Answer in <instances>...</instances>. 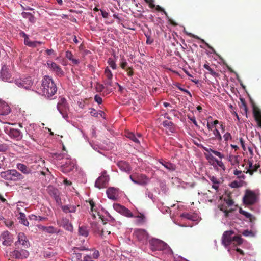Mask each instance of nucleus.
<instances>
[{
  "label": "nucleus",
  "mask_w": 261,
  "mask_h": 261,
  "mask_svg": "<svg viewBox=\"0 0 261 261\" xmlns=\"http://www.w3.org/2000/svg\"><path fill=\"white\" fill-rule=\"evenodd\" d=\"M40 89L42 95L48 98L55 95L57 91L56 84L48 76H45L42 79Z\"/></svg>",
  "instance_id": "nucleus-1"
},
{
  "label": "nucleus",
  "mask_w": 261,
  "mask_h": 261,
  "mask_svg": "<svg viewBox=\"0 0 261 261\" xmlns=\"http://www.w3.org/2000/svg\"><path fill=\"white\" fill-rule=\"evenodd\" d=\"M234 233L233 231H225L222 236V243L225 246L231 244L234 245H240L243 243V239L240 236H233Z\"/></svg>",
  "instance_id": "nucleus-2"
},
{
  "label": "nucleus",
  "mask_w": 261,
  "mask_h": 261,
  "mask_svg": "<svg viewBox=\"0 0 261 261\" xmlns=\"http://www.w3.org/2000/svg\"><path fill=\"white\" fill-rule=\"evenodd\" d=\"M73 250L74 253L76 254V256L79 259L81 257V254L79 252V251L84 250L89 251V252L84 257V261H94V259H97L99 256V252L94 248L89 250L84 246H81L80 247H74Z\"/></svg>",
  "instance_id": "nucleus-3"
},
{
  "label": "nucleus",
  "mask_w": 261,
  "mask_h": 261,
  "mask_svg": "<svg viewBox=\"0 0 261 261\" xmlns=\"http://www.w3.org/2000/svg\"><path fill=\"white\" fill-rule=\"evenodd\" d=\"M149 248L152 251H162L168 249L169 246L164 241L156 238L149 240Z\"/></svg>",
  "instance_id": "nucleus-4"
},
{
  "label": "nucleus",
  "mask_w": 261,
  "mask_h": 261,
  "mask_svg": "<svg viewBox=\"0 0 261 261\" xmlns=\"http://www.w3.org/2000/svg\"><path fill=\"white\" fill-rule=\"evenodd\" d=\"M257 197L253 191L246 190L243 197V202L246 205H253L257 202Z\"/></svg>",
  "instance_id": "nucleus-5"
},
{
  "label": "nucleus",
  "mask_w": 261,
  "mask_h": 261,
  "mask_svg": "<svg viewBox=\"0 0 261 261\" xmlns=\"http://www.w3.org/2000/svg\"><path fill=\"white\" fill-rule=\"evenodd\" d=\"M17 238L18 240L15 242L17 249L28 248L30 246V242L24 233H19Z\"/></svg>",
  "instance_id": "nucleus-6"
},
{
  "label": "nucleus",
  "mask_w": 261,
  "mask_h": 261,
  "mask_svg": "<svg viewBox=\"0 0 261 261\" xmlns=\"http://www.w3.org/2000/svg\"><path fill=\"white\" fill-rule=\"evenodd\" d=\"M133 234L135 238L142 244H146L149 237V235L147 231L142 229H135L134 231Z\"/></svg>",
  "instance_id": "nucleus-7"
},
{
  "label": "nucleus",
  "mask_w": 261,
  "mask_h": 261,
  "mask_svg": "<svg viewBox=\"0 0 261 261\" xmlns=\"http://www.w3.org/2000/svg\"><path fill=\"white\" fill-rule=\"evenodd\" d=\"M109 180V176L107 175V172L103 171L101 172V175L96 180L95 186L99 189L106 187Z\"/></svg>",
  "instance_id": "nucleus-8"
},
{
  "label": "nucleus",
  "mask_w": 261,
  "mask_h": 261,
  "mask_svg": "<svg viewBox=\"0 0 261 261\" xmlns=\"http://www.w3.org/2000/svg\"><path fill=\"white\" fill-rule=\"evenodd\" d=\"M15 84L19 87L23 88L25 89H30L33 84V82L31 77H27L16 80Z\"/></svg>",
  "instance_id": "nucleus-9"
},
{
  "label": "nucleus",
  "mask_w": 261,
  "mask_h": 261,
  "mask_svg": "<svg viewBox=\"0 0 261 261\" xmlns=\"http://www.w3.org/2000/svg\"><path fill=\"white\" fill-rule=\"evenodd\" d=\"M75 166V162L73 160L67 159L66 162L61 166V170L65 173H67L72 171Z\"/></svg>",
  "instance_id": "nucleus-10"
},
{
  "label": "nucleus",
  "mask_w": 261,
  "mask_h": 261,
  "mask_svg": "<svg viewBox=\"0 0 261 261\" xmlns=\"http://www.w3.org/2000/svg\"><path fill=\"white\" fill-rule=\"evenodd\" d=\"M29 255V252L24 249H16L12 252L13 257L18 259L27 258Z\"/></svg>",
  "instance_id": "nucleus-11"
},
{
  "label": "nucleus",
  "mask_w": 261,
  "mask_h": 261,
  "mask_svg": "<svg viewBox=\"0 0 261 261\" xmlns=\"http://www.w3.org/2000/svg\"><path fill=\"white\" fill-rule=\"evenodd\" d=\"M113 207L114 210L127 217L131 218L133 217V213L130 211L123 206L116 203L114 204Z\"/></svg>",
  "instance_id": "nucleus-12"
},
{
  "label": "nucleus",
  "mask_w": 261,
  "mask_h": 261,
  "mask_svg": "<svg viewBox=\"0 0 261 261\" xmlns=\"http://www.w3.org/2000/svg\"><path fill=\"white\" fill-rule=\"evenodd\" d=\"M0 76L3 81L6 82H10L11 79V74L10 72L8 66L4 65L2 66L0 72Z\"/></svg>",
  "instance_id": "nucleus-13"
},
{
  "label": "nucleus",
  "mask_w": 261,
  "mask_h": 261,
  "mask_svg": "<svg viewBox=\"0 0 261 261\" xmlns=\"http://www.w3.org/2000/svg\"><path fill=\"white\" fill-rule=\"evenodd\" d=\"M47 64L50 69L55 72L57 75L61 76L64 75V71L61 67L55 62H47Z\"/></svg>",
  "instance_id": "nucleus-14"
},
{
  "label": "nucleus",
  "mask_w": 261,
  "mask_h": 261,
  "mask_svg": "<svg viewBox=\"0 0 261 261\" xmlns=\"http://www.w3.org/2000/svg\"><path fill=\"white\" fill-rule=\"evenodd\" d=\"M104 75L106 77L103 81L105 85L107 86H112L113 75L108 66L106 67L105 69Z\"/></svg>",
  "instance_id": "nucleus-15"
},
{
  "label": "nucleus",
  "mask_w": 261,
  "mask_h": 261,
  "mask_svg": "<svg viewBox=\"0 0 261 261\" xmlns=\"http://www.w3.org/2000/svg\"><path fill=\"white\" fill-rule=\"evenodd\" d=\"M208 178L213 183L212 188L214 189L216 192L218 191L219 185L223 182V179L221 178H218L213 175L208 176Z\"/></svg>",
  "instance_id": "nucleus-16"
},
{
  "label": "nucleus",
  "mask_w": 261,
  "mask_h": 261,
  "mask_svg": "<svg viewBox=\"0 0 261 261\" xmlns=\"http://www.w3.org/2000/svg\"><path fill=\"white\" fill-rule=\"evenodd\" d=\"M10 180L16 181L21 180L24 178V176L18 172L16 170L11 169L10 171Z\"/></svg>",
  "instance_id": "nucleus-17"
},
{
  "label": "nucleus",
  "mask_w": 261,
  "mask_h": 261,
  "mask_svg": "<svg viewBox=\"0 0 261 261\" xmlns=\"http://www.w3.org/2000/svg\"><path fill=\"white\" fill-rule=\"evenodd\" d=\"M253 114L258 126L261 127V111L255 105L253 106Z\"/></svg>",
  "instance_id": "nucleus-18"
},
{
  "label": "nucleus",
  "mask_w": 261,
  "mask_h": 261,
  "mask_svg": "<svg viewBox=\"0 0 261 261\" xmlns=\"http://www.w3.org/2000/svg\"><path fill=\"white\" fill-rule=\"evenodd\" d=\"M1 238L3 241V244L6 246L10 245L12 242L10 237V233L8 231H4L1 236Z\"/></svg>",
  "instance_id": "nucleus-19"
},
{
  "label": "nucleus",
  "mask_w": 261,
  "mask_h": 261,
  "mask_svg": "<svg viewBox=\"0 0 261 261\" xmlns=\"http://www.w3.org/2000/svg\"><path fill=\"white\" fill-rule=\"evenodd\" d=\"M248 168L247 171H245L246 173H249L250 175H253L254 172L257 171V169L260 167V165L258 164H255L253 165V163L251 161H248ZM245 172V171H244Z\"/></svg>",
  "instance_id": "nucleus-20"
},
{
  "label": "nucleus",
  "mask_w": 261,
  "mask_h": 261,
  "mask_svg": "<svg viewBox=\"0 0 261 261\" xmlns=\"http://www.w3.org/2000/svg\"><path fill=\"white\" fill-rule=\"evenodd\" d=\"M9 135L11 138H13L17 141L20 140L22 138L21 132L17 129H11Z\"/></svg>",
  "instance_id": "nucleus-21"
},
{
  "label": "nucleus",
  "mask_w": 261,
  "mask_h": 261,
  "mask_svg": "<svg viewBox=\"0 0 261 261\" xmlns=\"http://www.w3.org/2000/svg\"><path fill=\"white\" fill-rule=\"evenodd\" d=\"M10 110L9 105L0 99V115H7L10 112Z\"/></svg>",
  "instance_id": "nucleus-22"
},
{
  "label": "nucleus",
  "mask_w": 261,
  "mask_h": 261,
  "mask_svg": "<svg viewBox=\"0 0 261 261\" xmlns=\"http://www.w3.org/2000/svg\"><path fill=\"white\" fill-rule=\"evenodd\" d=\"M57 109L59 112L64 116V112L66 109V100L65 98H61L58 102Z\"/></svg>",
  "instance_id": "nucleus-23"
},
{
  "label": "nucleus",
  "mask_w": 261,
  "mask_h": 261,
  "mask_svg": "<svg viewBox=\"0 0 261 261\" xmlns=\"http://www.w3.org/2000/svg\"><path fill=\"white\" fill-rule=\"evenodd\" d=\"M79 206V205H74L71 204H68L66 205H62L61 208L63 212L65 213H75L76 211L77 207Z\"/></svg>",
  "instance_id": "nucleus-24"
},
{
  "label": "nucleus",
  "mask_w": 261,
  "mask_h": 261,
  "mask_svg": "<svg viewBox=\"0 0 261 261\" xmlns=\"http://www.w3.org/2000/svg\"><path fill=\"white\" fill-rule=\"evenodd\" d=\"M60 225L62 226L66 230L72 231L73 229L72 225L69 222V220L66 218L62 219Z\"/></svg>",
  "instance_id": "nucleus-25"
},
{
  "label": "nucleus",
  "mask_w": 261,
  "mask_h": 261,
  "mask_svg": "<svg viewBox=\"0 0 261 261\" xmlns=\"http://www.w3.org/2000/svg\"><path fill=\"white\" fill-rule=\"evenodd\" d=\"M133 182L137 184L144 185L147 183L148 178L145 175L140 174L138 176L137 180H133Z\"/></svg>",
  "instance_id": "nucleus-26"
},
{
  "label": "nucleus",
  "mask_w": 261,
  "mask_h": 261,
  "mask_svg": "<svg viewBox=\"0 0 261 261\" xmlns=\"http://www.w3.org/2000/svg\"><path fill=\"white\" fill-rule=\"evenodd\" d=\"M120 170L125 172H129L130 170V167L128 163L125 161H120L117 164Z\"/></svg>",
  "instance_id": "nucleus-27"
},
{
  "label": "nucleus",
  "mask_w": 261,
  "mask_h": 261,
  "mask_svg": "<svg viewBox=\"0 0 261 261\" xmlns=\"http://www.w3.org/2000/svg\"><path fill=\"white\" fill-rule=\"evenodd\" d=\"M199 147L203 149L204 151H206L208 153H209L210 152H212L215 155L219 157L220 159L224 158V155L219 151L213 150L211 148H208L206 147H204L203 145H199Z\"/></svg>",
  "instance_id": "nucleus-28"
},
{
  "label": "nucleus",
  "mask_w": 261,
  "mask_h": 261,
  "mask_svg": "<svg viewBox=\"0 0 261 261\" xmlns=\"http://www.w3.org/2000/svg\"><path fill=\"white\" fill-rule=\"evenodd\" d=\"M163 125L168 130L167 132L174 133L175 132V127L174 124L170 121L165 120L163 122Z\"/></svg>",
  "instance_id": "nucleus-29"
},
{
  "label": "nucleus",
  "mask_w": 261,
  "mask_h": 261,
  "mask_svg": "<svg viewBox=\"0 0 261 261\" xmlns=\"http://www.w3.org/2000/svg\"><path fill=\"white\" fill-rule=\"evenodd\" d=\"M117 190L114 188H109L107 190V194L109 199L115 200L116 199Z\"/></svg>",
  "instance_id": "nucleus-30"
},
{
  "label": "nucleus",
  "mask_w": 261,
  "mask_h": 261,
  "mask_svg": "<svg viewBox=\"0 0 261 261\" xmlns=\"http://www.w3.org/2000/svg\"><path fill=\"white\" fill-rule=\"evenodd\" d=\"M17 168L23 173L28 174L31 173V169L23 164L18 163L16 165Z\"/></svg>",
  "instance_id": "nucleus-31"
},
{
  "label": "nucleus",
  "mask_w": 261,
  "mask_h": 261,
  "mask_svg": "<svg viewBox=\"0 0 261 261\" xmlns=\"http://www.w3.org/2000/svg\"><path fill=\"white\" fill-rule=\"evenodd\" d=\"M91 227L94 232L99 234L100 236H103L105 234L104 229L101 228L97 223L95 222L92 223Z\"/></svg>",
  "instance_id": "nucleus-32"
},
{
  "label": "nucleus",
  "mask_w": 261,
  "mask_h": 261,
  "mask_svg": "<svg viewBox=\"0 0 261 261\" xmlns=\"http://www.w3.org/2000/svg\"><path fill=\"white\" fill-rule=\"evenodd\" d=\"M79 234L80 236L87 237L88 236L89 232L86 226H81L79 227Z\"/></svg>",
  "instance_id": "nucleus-33"
},
{
  "label": "nucleus",
  "mask_w": 261,
  "mask_h": 261,
  "mask_svg": "<svg viewBox=\"0 0 261 261\" xmlns=\"http://www.w3.org/2000/svg\"><path fill=\"white\" fill-rule=\"evenodd\" d=\"M239 155H229L228 156L227 159L230 162L232 165H236L238 164L239 163Z\"/></svg>",
  "instance_id": "nucleus-34"
},
{
  "label": "nucleus",
  "mask_w": 261,
  "mask_h": 261,
  "mask_svg": "<svg viewBox=\"0 0 261 261\" xmlns=\"http://www.w3.org/2000/svg\"><path fill=\"white\" fill-rule=\"evenodd\" d=\"M160 163L169 171H174L176 169L175 165L171 163L166 161H162Z\"/></svg>",
  "instance_id": "nucleus-35"
},
{
  "label": "nucleus",
  "mask_w": 261,
  "mask_h": 261,
  "mask_svg": "<svg viewBox=\"0 0 261 261\" xmlns=\"http://www.w3.org/2000/svg\"><path fill=\"white\" fill-rule=\"evenodd\" d=\"M66 57L69 60L71 61L72 63L75 65L79 64L80 62L78 60L74 59L72 53L70 51L66 52Z\"/></svg>",
  "instance_id": "nucleus-36"
},
{
  "label": "nucleus",
  "mask_w": 261,
  "mask_h": 261,
  "mask_svg": "<svg viewBox=\"0 0 261 261\" xmlns=\"http://www.w3.org/2000/svg\"><path fill=\"white\" fill-rule=\"evenodd\" d=\"M18 219L20 220L19 222L25 226H28L29 223L26 219L25 215L24 213L20 212L19 213V217Z\"/></svg>",
  "instance_id": "nucleus-37"
},
{
  "label": "nucleus",
  "mask_w": 261,
  "mask_h": 261,
  "mask_svg": "<svg viewBox=\"0 0 261 261\" xmlns=\"http://www.w3.org/2000/svg\"><path fill=\"white\" fill-rule=\"evenodd\" d=\"M206 158L207 159H211L214 160L215 162H216L217 164L221 168H224L225 167L223 163L221 161L215 159L212 154H210L206 155Z\"/></svg>",
  "instance_id": "nucleus-38"
},
{
  "label": "nucleus",
  "mask_w": 261,
  "mask_h": 261,
  "mask_svg": "<svg viewBox=\"0 0 261 261\" xmlns=\"http://www.w3.org/2000/svg\"><path fill=\"white\" fill-rule=\"evenodd\" d=\"M53 196L54 197V198L56 200V202L59 205H61V204H62L61 199L59 195V192L56 189L53 191Z\"/></svg>",
  "instance_id": "nucleus-39"
},
{
  "label": "nucleus",
  "mask_w": 261,
  "mask_h": 261,
  "mask_svg": "<svg viewBox=\"0 0 261 261\" xmlns=\"http://www.w3.org/2000/svg\"><path fill=\"white\" fill-rule=\"evenodd\" d=\"M126 137L134 141L135 143L137 144L140 143V141L137 138V137L135 136V135L132 132H128L127 133Z\"/></svg>",
  "instance_id": "nucleus-40"
},
{
  "label": "nucleus",
  "mask_w": 261,
  "mask_h": 261,
  "mask_svg": "<svg viewBox=\"0 0 261 261\" xmlns=\"http://www.w3.org/2000/svg\"><path fill=\"white\" fill-rule=\"evenodd\" d=\"M189 35L190 36H192V37L195 38V39H199L201 41V42L204 44H205V45L209 48L211 50H212V51H214V48L211 46H210L207 43H206L204 40L202 39H201L197 35H194V34H192L191 33H189Z\"/></svg>",
  "instance_id": "nucleus-41"
},
{
  "label": "nucleus",
  "mask_w": 261,
  "mask_h": 261,
  "mask_svg": "<svg viewBox=\"0 0 261 261\" xmlns=\"http://www.w3.org/2000/svg\"><path fill=\"white\" fill-rule=\"evenodd\" d=\"M107 63L112 69L115 70L117 69V66L116 63V61L113 58H109L107 61Z\"/></svg>",
  "instance_id": "nucleus-42"
},
{
  "label": "nucleus",
  "mask_w": 261,
  "mask_h": 261,
  "mask_svg": "<svg viewBox=\"0 0 261 261\" xmlns=\"http://www.w3.org/2000/svg\"><path fill=\"white\" fill-rule=\"evenodd\" d=\"M10 170H7L6 171H3L1 172L0 175L1 177L5 180H10Z\"/></svg>",
  "instance_id": "nucleus-43"
},
{
  "label": "nucleus",
  "mask_w": 261,
  "mask_h": 261,
  "mask_svg": "<svg viewBox=\"0 0 261 261\" xmlns=\"http://www.w3.org/2000/svg\"><path fill=\"white\" fill-rule=\"evenodd\" d=\"M234 175L237 176L238 178L239 179L243 180L245 178V175L242 173V171L236 169L233 171Z\"/></svg>",
  "instance_id": "nucleus-44"
},
{
  "label": "nucleus",
  "mask_w": 261,
  "mask_h": 261,
  "mask_svg": "<svg viewBox=\"0 0 261 261\" xmlns=\"http://www.w3.org/2000/svg\"><path fill=\"white\" fill-rule=\"evenodd\" d=\"M243 182L242 180H240V181L234 180V181L231 182V183L230 184V186L233 188H237L241 187L243 186Z\"/></svg>",
  "instance_id": "nucleus-45"
},
{
  "label": "nucleus",
  "mask_w": 261,
  "mask_h": 261,
  "mask_svg": "<svg viewBox=\"0 0 261 261\" xmlns=\"http://www.w3.org/2000/svg\"><path fill=\"white\" fill-rule=\"evenodd\" d=\"M203 67L205 69L209 71L210 73L214 77L218 76V73L215 72L207 64H204L203 65Z\"/></svg>",
  "instance_id": "nucleus-46"
},
{
  "label": "nucleus",
  "mask_w": 261,
  "mask_h": 261,
  "mask_svg": "<svg viewBox=\"0 0 261 261\" xmlns=\"http://www.w3.org/2000/svg\"><path fill=\"white\" fill-rule=\"evenodd\" d=\"M137 218V223L138 224H142L145 221V216L141 213H139V214L135 217Z\"/></svg>",
  "instance_id": "nucleus-47"
},
{
  "label": "nucleus",
  "mask_w": 261,
  "mask_h": 261,
  "mask_svg": "<svg viewBox=\"0 0 261 261\" xmlns=\"http://www.w3.org/2000/svg\"><path fill=\"white\" fill-rule=\"evenodd\" d=\"M213 131L214 135L215 136V139L218 140L219 141L222 140V136L219 132V131L217 129L215 128Z\"/></svg>",
  "instance_id": "nucleus-48"
},
{
  "label": "nucleus",
  "mask_w": 261,
  "mask_h": 261,
  "mask_svg": "<svg viewBox=\"0 0 261 261\" xmlns=\"http://www.w3.org/2000/svg\"><path fill=\"white\" fill-rule=\"evenodd\" d=\"M45 232H46L49 233H55L57 232V230L54 227L50 226L46 227Z\"/></svg>",
  "instance_id": "nucleus-49"
},
{
  "label": "nucleus",
  "mask_w": 261,
  "mask_h": 261,
  "mask_svg": "<svg viewBox=\"0 0 261 261\" xmlns=\"http://www.w3.org/2000/svg\"><path fill=\"white\" fill-rule=\"evenodd\" d=\"M181 217L183 218H185L188 220H193L194 219V216L193 215L188 213H184L181 215Z\"/></svg>",
  "instance_id": "nucleus-50"
},
{
  "label": "nucleus",
  "mask_w": 261,
  "mask_h": 261,
  "mask_svg": "<svg viewBox=\"0 0 261 261\" xmlns=\"http://www.w3.org/2000/svg\"><path fill=\"white\" fill-rule=\"evenodd\" d=\"M23 36L24 37V44L28 45V46H30L32 41H30L28 36L24 33H23Z\"/></svg>",
  "instance_id": "nucleus-51"
},
{
  "label": "nucleus",
  "mask_w": 261,
  "mask_h": 261,
  "mask_svg": "<svg viewBox=\"0 0 261 261\" xmlns=\"http://www.w3.org/2000/svg\"><path fill=\"white\" fill-rule=\"evenodd\" d=\"M156 10L159 12H163L167 17H168V14L167 12L165 11V10L160 7L159 5L155 6V8Z\"/></svg>",
  "instance_id": "nucleus-52"
},
{
  "label": "nucleus",
  "mask_w": 261,
  "mask_h": 261,
  "mask_svg": "<svg viewBox=\"0 0 261 261\" xmlns=\"http://www.w3.org/2000/svg\"><path fill=\"white\" fill-rule=\"evenodd\" d=\"M242 101V105L241 106V108L245 112L246 114H247V105L245 102V101L243 99H241Z\"/></svg>",
  "instance_id": "nucleus-53"
},
{
  "label": "nucleus",
  "mask_w": 261,
  "mask_h": 261,
  "mask_svg": "<svg viewBox=\"0 0 261 261\" xmlns=\"http://www.w3.org/2000/svg\"><path fill=\"white\" fill-rule=\"evenodd\" d=\"M127 63L126 62V61L125 60V59H122V61L120 63V66L123 69H126V68H127Z\"/></svg>",
  "instance_id": "nucleus-54"
},
{
  "label": "nucleus",
  "mask_w": 261,
  "mask_h": 261,
  "mask_svg": "<svg viewBox=\"0 0 261 261\" xmlns=\"http://www.w3.org/2000/svg\"><path fill=\"white\" fill-rule=\"evenodd\" d=\"M240 213L244 215L245 216H246V217L248 218H250L251 217V214L245 211H243L242 210V209H240Z\"/></svg>",
  "instance_id": "nucleus-55"
},
{
  "label": "nucleus",
  "mask_w": 261,
  "mask_h": 261,
  "mask_svg": "<svg viewBox=\"0 0 261 261\" xmlns=\"http://www.w3.org/2000/svg\"><path fill=\"white\" fill-rule=\"evenodd\" d=\"M125 71L127 72V74L129 76H132L133 75L134 72L132 67H127L126 68Z\"/></svg>",
  "instance_id": "nucleus-56"
},
{
  "label": "nucleus",
  "mask_w": 261,
  "mask_h": 261,
  "mask_svg": "<svg viewBox=\"0 0 261 261\" xmlns=\"http://www.w3.org/2000/svg\"><path fill=\"white\" fill-rule=\"evenodd\" d=\"M94 100L96 101L98 104H101L102 102V98L99 96L97 95H96L94 97Z\"/></svg>",
  "instance_id": "nucleus-57"
},
{
  "label": "nucleus",
  "mask_w": 261,
  "mask_h": 261,
  "mask_svg": "<svg viewBox=\"0 0 261 261\" xmlns=\"http://www.w3.org/2000/svg\"><path fill=\"white\" fill-rule=\"evenodd\" d=\"M223 138L225 141H227L228 140L231 139V136L229 133L227 132L224 135Z\"/></svg>",
  "instance_id": "nucleus-58"
},
{
  "label": "nucleus",
  "mask_w": 261,
  "mask_h": 261,
  "mask_svg": "<svg viewBox=\"0 0 261 261\" xmlns=\"http://www.w3.org/2000/svg\"><path fill=\"white\" fill-rule=\"evenodd\" d=\"M28 135L29 137L34 141H36L37 137L36 135L33 134L32 133H31L30 131L28 133Z\"/></svg>",
  "instance_id": "nucleus-59"
},
{
  "label": "nucleus",
  "mask_w": 261,
  "mask_h": 261,
  "mask_svg": "<svg viewBox=\"0 0 261 261\" xmlns=\"http://www.w3.org/2000/svg\"><path fill=\"white\" fill-rule=\"evenodd\" d=\"M45 53L47 55L50 56L51 55H56L54 50L52 49H47L45 50Z\"/></svg>",
  "instance_id": "nucleus-60"
},
{
  "label": "nucleus",
  "mask_w": 261,
  "mask_h": 261,
  "mask_svg": "<svg viewBox=\"0 0 261 261\" xmlns=\"http://www.w3.org/2000/svg\"><path fill=\"white\" fill-rule=\"evenodd\" d=\"M154 1V0H149L147 3L148 4L149 6L151 8H154L155 5L153 4Z\"/></svg>",
  "instance_id": "nucleus-61"
},
{
  "label": "nucleus",
  "mask_w": 261,
  "mask_h": 261,
  "mask_svg": "<svg viewBox=\"0 0 261 261\" xmlns=\"http://www.w3.org/2000/svg\"><path fill=\"white\" fill-rule=\"evenodd\" d=\"M252 232L248 230H244L243 233H242V234L244 236H246V237H248V236H249L250 235L252 234Z\"/></svg>",
  "instance_id": "nucleus-62"
},
{
  "label": "nucleus",
  "mask_w": 261,
  "mask_h": 261,
  "mask_svg": "<svg viewBox=\"0 0 261 261\" xmlns=\"http://www.w3.org/2000/svg\"><path fill=\"white\" fill-rule=\"evenodd\" d=\"M90 113L91 115L93 116L97 117V113L96 111L94 109H91Z\"/></svg>",
  "instance_id": "nucleus-63"
},
{
  "label": "nucleus",
  "mask_w": 261,
  "mask_h": 261,
  "mask_svg": "<svg viewBox=\"0 0 261 261\" xmlns=\"http://www.w3.org/2000/svg\"><path fill=\"white\" fill-rule=\"evenodd\" d=\"M100 12L103 18H107L108 17L109 13L107 12L102 10H100Z\"/></svg>",
  "instance_id": "nucleus-64"
}]
</instances>
